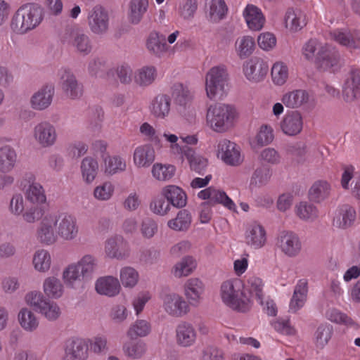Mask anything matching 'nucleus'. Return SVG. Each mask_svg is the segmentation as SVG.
Listing matches in <instances>:
<instances>
[{
	"instance_id": "obj_1",
	"label": "nucleus",
	"mask_w": 360,
	"mask_h": 360,
	"mask_svg": "<svg viewBox=\"0 0 360 360\" xmlns=\"http://www.w3.org/2000/svg\"><path fill=\"white\" fill-rule=\"evenodd\" d=\"M239 282L233 283L230 281H225L221 286V295L223 302L232 309L245 313L251 307V298H255L261 305L263 302V283L261 278L251 277L248 280L247 290L240 289Z\"/></svg>"
},
{
	"instance_id": "obj_2",
	"label": "nucleus",
	"mask_w": 360,
	"mask_h": 360,
	"mask_svg": "<svg viewBox=\"0 0 360 360\" xmlns=\"http://www.w3.org/2000/svg\"><path fill=\"white\" fill-rule=\"evenodd\" d=\"M44 8L39 4L29 3L20 6L12 18L11 27L17 34H25L34 29L43 20Z\"/></svg>"
},
{
	"instance_id": "obj_3",
	"label": "nucleus",
	"mask_w": 360,
	"mask_h": 360,
	"mask_svg": "<svg viewBox=\"0 0 360 360\" xmlns=\"http://www.w3.org/2000/svg\"><path fill=\"white\" fill-rule=\"evenodd\" d=\"M236 115L235 108L224 103L211 105L207 110L206 120L214 131L222 133L231 129Z\"/></svg>"
},
{
	"instance_id": "obj_4",
	"label": "nucleus",
	"mask_w": 360,
	"mask_h": 360,
	"mask_svg": "<svg viewBox=\"0 0 360 360\" xmlns=\"http://www.w3.org/2000/svg\"><path fill=\"white\" fill-rule=\"evenodd\" d=\"M96 268V259L92 255H84L77 264L69 265L65 269L63 274L64 281L72 287L75 281L91 278Z\"/></svg>"
},
{
	"instance_id": "obj_5",
	"label": "nucleus",
	"mask_w": 360,
	"mask_h": 360,
	"mask_svg": "<svg viewBox=\"0 0 360 360\" xmlns=\"http://www.w3.org/2000/svg\"><path fill=\"white\" fill-rule=\"evenodd\" d=\"M205 89L207 96L212 99L226 94L228 90V72L224 65L212 68L207 73Z\"/></svg>"
},
{
	"instance_id": "obj_6",
	"label": "nucleus",
	"mask_w": 360,
	"mask_h": 360,
	"mask_svg": "<svg viewBox=\"0 0 360 360\" xmlns=\"http://www.w3.org/2000/svg\"><path fill=\"white\" fill-rule=\"evenodd\" d=\"M87 22L92 33L96 35H103L109 30V13L105 7L101 4H96L89 10Z\"/></svg>"
},
{
	"instance_id": "obj_7",
	"label": "nucleus",
	"mask_w": 360,
	"mask_h": 360,
	"mask_svg": "<svg viewBox=\"0 0 360 360\" xmlns=\"http://www.w3.org/2000/svg\"><path fill=\"white\" fill-rule=\"evenodd\" d=\"M172 96L177 111L185 117H193L192 96L187 86L176 83L172 87Z\"/></svg>"
},
{
	"instance_id": "obj_8",
	"label": "nucleus",
	"mask_w": 360,
	"mask_h": 360,
	"mask_svg": "<svg viewBox=\"0 0 360 360\" xmlns=\"http://www.w3.org/2000/svg\"><path fill=\"white\" fill-rule=\"evenodd\" d=\"M343 65L340 53L335 49L321 47L316 58V65L321 71L335 72Z\"/></svg>"
},
{
	"instance_id": "obj_9",
	"label": "nucleus",
	"mask_w": 360,
	"mask_h": 360,
	"mask_svg": "<svg viewBox=\"0 0 360 360\" xmlns=\"http://www.w3.org/2000/svg\"><path fill=\"white\" fill-rule=\"evenodd\" d=\"M88 345L82 338H72L65 343V360H86Z\"/></svg>"
},
{
	"instance_id": "obj_10",
	"label": "nucleus",
	"mask_w": 360,
	"mask_h": 360,
	"mask_svg": "<svg viewBox=\"0 0 360 360\" xmlns=\"http://www.w3.org/2000/svg\"><path fill=\"white\" fill-rule=\"evenodd\" d=\"M60 84L65 95L71 99L82 96L83 93L82 84L78 82L71 70L68 68L61 70Z\"/></svg>"
},
{
	"instance_id": "obj_11",
	"label": "nucleus",
	"mask_w": 360,
	"mask_h": 360,
	"mask_svg": "<svg viewBox=\"0 0 360 360\" xmlns=\"http://www.w3.org/2000/svg\"><path fill=\"white\" fill-rule=\"evenodd\" d=\"M58 234L65 240H72L76 237L77 227L73 217L67 213L59 214L54 221Z\"/></svg>"
},
{
	"instance_id": "obj_12",
	"label": "nucleus",
	"mask_w": 360,
	"mask_h": 360,
	"mask_svg": "<svg viewBox=\"0 0 360 360\" xmlns=\"http://www.w3.org/2000/svg\"><path fill=\"white\" fill-rule=\"evenodd\" d=\"M163 307L169 315L176 317H181L189 311L187 302L176 293L166 294L163 297Z\"/></svg>"
},
{
	"instance_id": "obj_13",
	"label": "nucleus",
	"mask_w": 360,
	"mask_h": 360,
	"mask_svg": "<svg viewBox=\"0 0 360 360\" xmlns=\"http://www.w3.org/2000/svg\"><path fill=\"white\" fill-rule=\"evenodd\" d=\"M268 70L267 64L257 57L252 58L243 65V71L248 79L255 82L263 79Z\"/></svg>"
},
{
	"instance_id": "obj_14",
	"label": "nucleus",
	"mask_w": 360,
	"mask_h": 360,
	"mask_svg": "<svg viewBox=\"0 0 360 360\" xmlns=\"http://www.w3.org/2000/svg\"><path fill=\"white\" fill-rule=\"evenodd\" d=\"M277 244L285 255L295 257L300 252L301 243L298 236L288 231H283L278 237Z\"/></svg>"
},
{
	"instance_id": "obj_15",
	"label": "nucleus",
	"mask_w": 360,
	"mask_h": 360,
	"mask_svg": "<svg viewBox=\"0 0 360 360\" xmlns=\"http://www.w3.org/2000/svg\"><path fill=\"white\" fill-rule=\"evenodd\" d=\"M227 165L236 166L241 162L240 154L237 145L227 139L221 141L218 144V155Z\"/></svg>"
},
{
	"instance_id": "obj_16",
	"label": "nucleus",
	"mask_w": 360,
	"mask_h": 360,
	"mask_svg": "<svg viewBox=\"0 0 360 360\" xmlns=\"http://www.w3.org/2000/svg\"><path fill=\"white\" fill-rule=\"evenodd\" d=\"M197 333L193 326L186 321H181L176 327V341L182 347H189L194 345Z\"/></svg>"
},
{
	"instance_id": "obj_17",
	"label": "nucleus",
	"mask_w": 360,
	"mask_h": 360,
	"mask_svg": "<svg viewBox=\"0 0 360 360\" xmlns=\"http://www.w3.org/2000/svg\"><path fill=\"white\" fill-rule=\"evenodd\" d=\"M360 94V70L351 71L342 86V96L346 102H352Z\"/></svg>"
},
{
	"instance_id": "obj_18",
	"label": "nucleus",
	"mask_w": 360,
	"mask_h": 360,
	"mask_svg": "<svg viewBox=\"0 0 360 360\" xmlns=\"http://www.w3.org/2000/svg\"><path fill=\"white\" fill-rule=\"evenodd\" d=\"M175 146L178 149V153H181L188 160L191 169L195 171L199 174H203L202 171L205 170L207 165V159L196 154L194 149L188 146L184 145L183 146H180L179 144H176Z\"/></svg>"
},
{
	"instance_id": "obj_19",
	"label": "nucleus",
	"mask_w": 360,
	"mask_h": 360,
	"mask_svg": "<svg viewBox=\"0 0 360 360\" xmlns=\"http://www.w3.org/2000/svg\"><path fill=\"white\" fill-rule=\"evenodd\" d=\"M54 95V86L51 84L44 85L34 93L30 99V103L34 110H42L51 103Z\"/></svg>"
},
{
	"instance_id": "obj_20",
	"label": "nucleus",
	"mask_w": 360,
	"mask_h": 360,
	"mask_svg": "<svg viewBox=\"0 0 360 360\" xmlns=\"http://www.w3.org/2000/svg\"><path fill=\"white\" fill-rule=\"evenodd\" d=\"M105 252L111 258L125 259L129 255V245L122 236L110 238L106 242Z\"/></svg>"
},
{
	"instance_id": "obj_21",
	"label": "nucleus",
	"mask_w": 360,
	"mask_h": 360,
	"mask_svg": "<svg viewBox=\"0 0 360 360\" xmlns=\"http://www.w3.org/2000/svg\"><path fill=\"white\" fill-rule=\"evenodd\" d=\"M302 127V117L298 111H292L285 115L281 122L283 132L288 136H295L300 134Z\"/></svg>"
},
{
	"instance_id": "obj_22",
	"label": "nucleus",
	"mask_w": 360,
	"mask_h": 360,
	"mask_svg": "<svg viewBox=\"0 0 360 360\" xmlns=\"http://www.w3.org/2000/svg\"><path fill=\"white\" fill-rule=\"evenodd\" d=\"M162 192L169 205L176 208H182L187 202V195L180 187L169 185L162 188Z\"/></svg>"
},
{
	"instance_id": "obj_23",
	"label": "nucleus",
	"mask_w": 360,
	"mask_h": 360,
	"mask_svg": "<svg viewBox=\"0 0 360 360\" xmlns=\"http://www.w3.org/2000/svg\"><path fill=\"white\" fill-rule=\"evenodd\" d=\"M36 139L44 146H49L55 142L56 134L53 125L44 122L38 124L34 128Z\"/></svg>"
},
{
	"instance_id": "obj_24",
	"label": "nucleus",
	"mask_w": 360,
	"mask_h": 360,
	"mask_svg": "<svg viewBox=\"0 0 360 360\" xmlns=\"http://www.w3.org/2000/svg\"><path fill=\"white\" fill-rule=\"evenodd\" d=\"M95 288L98 294L113 297L119 293L120 285L117 278L106 276L98 279Z\"/></svg>"
},
{
	"instance_id": "obj_25",
	"label": "nucleus",
	"mask_w": 360,
	"mask_h": 360,
	"mask_svg": "<svg viewBox=\"0 0 360 360\" xmlns=\"http://www.w3.org/2000/svg\"><path fill=\"white\" fill-rule=\"evenodd\" d=\"M171 98L167 94H158L151 102L150 112L158 118H165L170 111Z\"/></svg>"
},
{
	"instance_id": "obj_26",
	"label": "nucleus",
	"mask_w": 360,
	"mask_h": 360,
	"mask_svg": "<svg viewBox=\"0 0 360 360\" xmlns=\"http://www.w3.org/2000/svg\"><path fill=\"white\" fill-rule=\"evenodd\" d=\"M247 25L250 30H259L264 23V17L259 8L257 6L248 4L243 13Z\"/></svg>"
},
{
	"instance_id": "obj_27",
	"label": "nucleus",
	"mask_w": 360,
	"mask_h": 360,
	"mask_svg": "<svg viewBox=\"0 0 360 360\" xmlns=\"http://www.w3.org/2000/svg\"><path fill=\"white\" fill-rule=\"evenodd\" d=\"M246 243L255 248L263 246L266 241V232L264 229L256 223L249 226L245 235Z\"/></svg>"
},
{
	"instance_id": "obj_28",
	"label": "nucleus",
	"mask_w": 360,
	"mask_h": 360,
	"mask_svg": "<svg viewBox=\"0 0 360 360\" xmlns=\"http://www.w3.org/2000/svg\"><path fill=\"white\" fill-rule=\"evenodd\" d=\"M148 8V0H131L129 4L128 20L133 25L139 24Z\"/></svg>"
},
{
	"instance_id": "obj_29",
	"label": "nucleus",
	"mask_w": 360,
	"mask_h": 360,
	"mask_svg": "<svg viewBox=\"0 0 360 360\" xmlns=\"http://www.w3.org/2000/svg\"><path fill=\"white\" fill-rule=\"evenodd\" d=\"M330 185L326 181H316L310 188L308 195L310 201L320 203L330 195Z\"/></svg>"
},
{
	"instance_id": "obj_30",
	"label": "nucleus",
	"mask_w": 360,
	"mask_h": 360,
	"mask_svg": "<svg viewBox=\"0 0 360 360\" xmlns=\"http://www.w3.org/2000/svg\"><path fill=\"white\" fill-rule=\"evenodd\" d=\"M204 290L202 282L197 278H190L185 285V295L192 305H198Z\"/></svg>"
},
{
	"instance_id": "obj_31",
	"label": "nucleus",
	"mask_w": 360,
	"mask_h": 360,
	"mask_svg": "<svg viewBox=\"0 0 360 360\" xmlns=\"http://www.w3.org/2000/svg\"><path fill=\"white\" fill-rule=\"evenodd\" d=\"M307 295V282L300 280L295 288L290 303V310L296 312L303 307Z\"/></svg>"
},
{
	"instance_id": "obj_32",
	"label": "nucleus",
	"mask_w": 360,
	"mask_h": 360,
	"mask_svg": "<svg viewBox=\"0 0 360 360\" xmlns=\"http://www.w3.org/2000/svg\"><path fill=\"white\" fill-rule=\"evenodd\" d=\"M155 160V150L149 145L138 147L134 153V160L139 167H148Z\"/></svg>"
},
{
	"instance_id": "obj_33",
	"label": "nucleus",
	"mask_w": 360,
	"mask_h": 360,
	"mask_svg": "<svg viewBox=\"0 0 360 360\" xmlns=\"http://www.w3.org/2000/svg\"><path fill=\"white\" fill-rule=\"evenodd\" d=\"M146 46L148 51L160 57L167 50L165 37L157 32H151L147 39Z\"/></svg>"
},
{
	"instance_id": "obj_34",
	"label": "nucleus",
	"mask_w": 360,
	"mask_h": 360,
	"mask_svg": "<svg viewBox=\"0 0 360 360\" xmlns=\"http://www.w3.org/2000/svg\"><path fill=\"white\" fill-rule=\"evenodd\" d=\"M17 155L13 148L5 146L0 148V171L3 173L10 172L15 166Z\"/></svg>"
},
{
	"instance_id": "obj_35",
	"label": "nucleus",
	"mask_w": 360,
	"mask_h": 360,
	"mask_svg": "<svg viewBox=\"0 0 360 360\" xmlns=\"http://www.w3.org/2000/svg\"><path fill=\"white\" fill-rule=\"evenodd\" d=\"M191 224V216L187 210L179 211L176 218L168 221L167 226L176 231H187Z\"/></svg>"
},
{
	"instance_id": "obj_36",
	"label": "nucleus",
	"mask_w": 360,
	"mask_h": 360,
	"mask_svg": "<svg viewBox=\"0 0 360 360\" xmlns=\"http://www.w3.org/2000/svg\"><path fill=\"white\" fill-rule=\"evenodd\" d=\"M286 27L293 31L301 30L307 25L304 14L300 11H295L292 8H288L285 16Z\"/></svg>"
},
{
	"instance_id": "obj_37",
	"label": "nucleus",
	"mask_w": 360,
	"mask_h": 360,
	"mask_svg": "<svg viewBox=\"0 0 360 360\" xmlns=\"http://www.w3.org/2000/svg\"><path fill=\"white\" fill-rule=\"evenodd\" d=\"M308 101V94L304 90H295L283 95L282 102L290 108H296Z\"/></svg>"
},
{
	"instance_id": "obj_38",
	"label": "nucleus",
	"mask_w": 360,
	"mask_h": 360,
	"mask_svg": "<svg viewBox=\"0 0 360 360\" xmlns=\"http://www.w3.org/2000/svg\"><path fill=\"white\" fill-rule=\"evenodd\" d=\"M206 5L209 6L210 20L219 22L222 20L228 11L224 0H205Z\"/></svg>"
},
{
	"instance_id": "obj_39",
	"label": "nucleus",
	"mask_w": 360,
	"mask_h": 360,
	"mask_svg": "<svg viewBox=\"0 0 360 360\" xmlns=\"http://www.w3.org/2000/svg\"><path fill=\"white\" fill-rule=\"evenodd\" d=\"M216 204H222L230 210H234L236 207L233 200L224 191L217 190L212 187L210 200L202 202L201 206H214Z\"/></svg>"
},
{
	"instance_id": "obj_40",
	"label": "nucleus",
	"mask_w": 360,
	"mask_h": 360,
	"mask_svg": "<svg viewBox=\"0 0 360 360\" xmlns=\"http://www.w3.org/2000/svg\"><path fill=\"white\" fill-rule=\"evenodd\" d=\"M18 321L21 327L29 332L35 330L39 326V321L34 313L27 308L20 309L18 314Z\"/></svg>"
},
{
	"instance_id": "obj_41",
	"label": "nucleus",
	"mask_w": 360,
	"mask_h": 360,
	"mask_svg": "<svg viewBox=\"0 0 360 360\" xmlns=\"http://www.w3.org/2000/svg\"><path fill=\"white\" fill-rule=\"evenodd\" d=\"M44 291L49 298L58 299L63 293V286L58 278L49 277L44 282Z\"/></svg>"
},
{
	"instance_id": "obj_42",
	"label": "nucleus",
	"mask_w": 360,
	"mask_h": 360,
	"mask_svg": "<svg viewBox=\"0 0 360 360\" xmlns=\"http://www.w3.org/2000/svg\"><path fill=\"white\" fill-rule=\"evenodd\" d=\"M81 170L85 181L88 184L92 182L98 170L97 161L91 157L84 158L81 164Z\"/></svg>"
},
{
	"instance_id": "obj_43",
	"label": "nucleus",
	"mask_w": 360,
	"mask_h": 360,
	"mask_svg": "<svg viewBox=\"0 0 360 360\" xmlns=\"http://www.w3.org/2000/svg\"><path fill=\"white\" fill-rule=\"evenodd\" d=\"M330 34L333 39L341 45L352 49L360 47V38L353 36L349 32L335 30Z\"/></svg>"
},
{
	"instance_id": "obj_44",
	"label": "nucleus",
	"mask_w": 360,
	"mask_h": 360,
	"mask_svg": "<svg viewBox=\"0 0 360 360\" xmlns=\"http://www.w3.org/2000/svg\"><path fill=\"white\" fill-rule=\"evenodd\" d=\"M356 219V211L349 205H343L340 209V217L337 218L336 223L342 229H346L354 223Z\"/></svg>"
},
{
	"instance_id": "obj_45",
	"label": "nucleus",
	"mask_w": 360,
	"mask_h": 360,
	"mask_svg": "<svg viewBox=\"0 0 360 360\" xmlns=\"http://www.w3.org/2000/svg\"><path fill=\"white\" fill-rule=\"evenodd\" d=\"M236 51L240 58H246L254 51L255 42L250 36H244L236 42Z\"/></svg>"
},
{
	"instance_id": "obj_46",
	"label": "nucleus",
	"mask_w": 360,
	"mask_h": 360,
	"mask_svg": "<svg viewBox=\"0 0 360 360\" xmlns=\"http://www.w3.org/2000/svg\"><path fill=\"white\" fill-rule=\"evenodd\" d=\"M38 238L41 243L46 245L52 244L56 240V236L52 228V222L47 218L44 219L41 223L40 228L38 230Z\"/></svg>"
},
{
	"instance_id": "obj_47",
	"label": "nucleus",
	"mask_w": 360,
	"mask_h": 360,
	"mask_svg": "<svg viewBox=\"0 0 360 360\" xmlns=\"http://www.w3.org/2000/svg\"><path fill=\"white\" fill-rule=\"evenodd\" d=\"M27 199L34 204L46 205V198L42 186L39 183L32 182L26 191Z\"/></svg>"
},
{
	"instance_id": "obj_48",
	"label": "nucleus",
	"mask_w": 360,
	"mask_h": 360,
	"mask_svg": "<svg viewBox=\"0 0 360 360\" xmlns=\"http://www.w3.org/2000/svg\"><path fill=\"white\" fill-rule=\"evenodd\" d=\"M150 332V325L145 320H137L130 326L127 331V336L131 340H135L138 337H145Z\"/></svg>"
},
{
	"instance_id": "obj_49",
	"label": "nucleus",
	"mask_w": 360,
	"mask_h": 360,
	"mask_svg": "<svg viewBox=\"0 0 360 360\" xmlns=\"http://www.w3.org/2000/svg\"><path fill=\"white\" fill-rule=\"evenodd\" d=\"M196 267L195 260L191 256L182 258L181 261L174 266V276L176 277L186 276Z\"/></svg>"
},
{
	"instance_id": "obj_50",
	"label": "nucleus",
	"mask_w": 360,
	"mask_h": 360,
	"mask_svg": "<svg viewBox=\"0 0 360 360\" xmlns=\"http://www.w3.org/2000/svg\"><path fill=\"white\" fill-rule=\"evenodd\" d=\"M89 72L91 76L94 77H103L105 73H107V75H114V70H110L107 71L105 61L103 59L96 58L91 60L88 66Z\"/></svg>"
},
{
	"instance_id": "obj_51",
	"label": "nucleus",
	"mask_w": 360,
	"mask_h": 360,
	"mask_svg": "<svg viewBox=\"0 0 360 360\" xmlns=\"http://www.w3.org/2000/svg\"><path fill=\"white\" fill-rule=\"evenodd\" d=\"M33 264L36 270L39 271H46L51 266V256L49 253L44 250L37 251L33 257Z\"/></svg>"
},
{
	"instance_id": "obj_52",
	"label": "nucleus",
	"mask_w": 360,
	"mask_h": 360,
	"mask_svg": "<svg viewBox=\"0 0 360 360\" xmlns=\"http://www.w3.org/2000/svg\"><path fill=\"white\" fill-rule=\"evenodd\" d=\"M166 198L161 191V194L157 195L153 198L150 203V210L155 214L160 216L166 215L169 209L170 206L168 202L165 201Z\"/></svg>"
},
{
	"instance_id": "obj_53",
	"label": "nucleus",
	"mask_w": 360,
	"mask_h": 360,
	"mask_svg": "<svg viewBox=\"0 0 360 360\" xmlns=\"http://www.w3.org/2000/svg\"><path fill=\"white\" fill-rule=\"evenodd\" d=\"M271 176L270 167L266 165H262L254 172L251 179V184L257 186H264L268 183Z\"/></svg>"
},
{
	"instance_id": "obj_54",
	"label": "nucleus",
	"mask_w": 360,
	"mask_h": 360,
	"mask_svg": "<svg viewBox=\"0 0 360 360\" xmlns=\"http://www.w3.org/2000/svg\"><path fill=\"white\" fill-rule=\"evenodd\" d=\"M333 328L330 324L320 325L315 333L316 343L317 347L323 348L328 344L331 338Z\"/></svg>"
},
{
	"instance_id": "obj_55",
	"label": "nucleus",
	"mask_w": 360,
	"mask_h": 360,
	"mask_svg": "<svg viewBox=\"0 0 360 360\" xmlns=\"http://www.w3.org/2000/svg\"><path fill=\"white\" fill-rule=\"evenodd\" d=\"M120 278L124 287L133 288L138 282L139 274L134 268L126 266L120 270Z\"/></svg>"
},
{
	"instance_id": "obj_56",
	"label": "nucleus",
	"mask_w": 360,
	"mask_h": 360,
	"mask_svg": "<svg viewBox=\"0 0 360 360\" xmlns=\"http://www.w3.org/2000/svg\"><path fill=\"white\" fill-rule=\"evenodd\" d=\"M156 70L153 66L142 68L135 77V81L141 86H148L153 82L156 76Z\"/></svg>"
},
{
	"instance_id": "obj_57",
	"label": "nucleus",
	"mask_w": 360,
	"mask_h": 360,
	"mask_svg": "<svg viewBox=\"0 0 360 360\" xmlns=\"http://www.w3.org/2000/svg\"><path fill=\"white\" fill-rule=\"evenodd\" d=\"M174 172L175 167L172 165L155 164L152 169L153 176L161 181L170 179L174 175Z\"/></svg>"
},
{
	"instance_id": "obj_58",
	"label": "nucleus",
	"mask_w": 360,
	"mask_h": 360,
	"mask_svg": "<svg viewBox=\"0 0 360 360\" xmlns=\"http://www.w3.org/2000/svg\"><path fill=\"white\" fill-rule=\"evenodd\" d=\"M123 350L128 356L139 359L146 352V344L141 340H139L136 343L127 342L123 346Z\"/></svg>"
},
{
	"instance_id": "obj_59",
	"label": "nucleus",
	"mask_w": 360,
	"mask_h": 360,
	"mask_svg": "<svg viewBox=\"0 0 360 360\" xmlns=\"http://www.w3.org/2000/svg\"><path fill=\"white\" fill-rule=\"evenodd\" d=\"M72 44L77 51L84 55L89 54L91 51L89 38L84 33H76L74 36Z\"/></svg>"
},
{
	"instance_id": "obj_60",
	"label": "nucleus",
	"mask_w": 360,
	"mask_h": 360,
	"mask_svg": "<svg viewBox=\"0 0 360 360\" xmlns=\"http://www.w3.org/2000/svg\"><path fill=\"white\" fill-rule=\"evenodd\" d=\"M105 169V172L109 174H113L119 171H124L126 168V164L122 162V158L120 157L110 158L109 155H106V158L103 159Z\"/></svg>"
},
{
	"instance_id": "obj_61",
	"label": "nucleus",
	"mask_w": 360,
	"mask_h": 360,
	"mask_svg": "<svg viewBox=\"0 0 360 360\" xmlns=\"http://www.w3.org/2000/svg\"><path fill=\"white\" fill-rule=\"evenodd\" d=\"M297 214L304 220L314 219L318 216L316 207L307 202H301L297 207Z\"/></svg>"
},
{
	"instance_id": "obj_62",
	"label": "nucleus",
	"mask_w": 360,
	"mask_h": 360,
	"mask_svg": "<svg viewBox=\"0 0 360 360\" xmlns=\"http://www.w3.org/2000/svg\"><path fill=\"white\" fill-rule=\"evenodd\" d=\"M271 77L275 84H283L288 78L287 66L283 63H276L271 68Z\"/></svg>"
},
{
	"instance_id": "obj_63",
	"label": "nucleus",
	"mask_w": 360,
	"mask_h": 360,
	"mask_svg": "<svg viewBox=\"0 0 360 360\" xmlns=\"http://www.w3.org/2000/svg\"><path fill=\"white\" fill-rule=\"evenodd\" d=\"M25 300L27 303L38 312H40L42 307L45 306L49 300L41 292L36 291L27 293Z\"/></svg>"
},
{
	"instance_id": "obj_64",
	"label": "nucleus",
	"mask_w": 360,
	"mask_h": 360,
	"mask_svg": "<svg viewBox=\"0 0 360 360\" xmlns=\"http://www.w3.org/2000/svg\"><path fill=\"white\" fill-rule=\"evenodd\" d=\"M140 230L143 238L150 239L158 231V223L152 218L146 217L141 221Z\"/></svg>"
}]
</instances>
